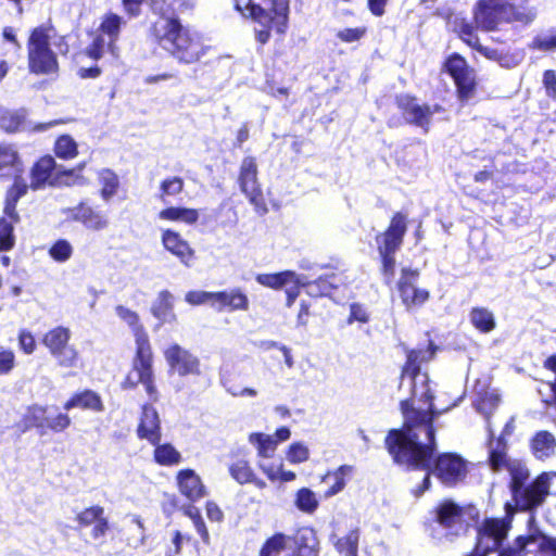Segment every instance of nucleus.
<instances>
[{
	"label": "nucleus",
	"instance_id": "obj_1",
	"mask_svg": "<svg viewBox=\"0 0 556 556\" xmlns=\"http://www.w3.org/2000/svg\"><path fill=\"white\" fill-rule=\"evenodd\" d=\"M435 353L430 342L428 348L412 350L402 372L401 388L410 390V397L401 402L403 428L391 430L386 439L389 453L397 464L425 467L433 447L432 419L450 409L433 405L429 378L420 371V364L430 361Z\"/></svg>",
	"mask_w": 556,
	"mask_h": 556
},
{
	"label": "nucleus",
	"instance_id": "obj_2",
	"mask_svg": "<svg viewBox=\"0 0 556 556\" xmlns=\"http://www.w3.org/2000/svg\"><path fill=\"white\" fill-rule=\"evenodd\" d=\"M152 34L159 45L181 63L198 62L206 53L201 35L184 26L178 18L159 17Z\"/></svg>",
	"mask_w": 556,
	"mask_h": 556
},
{
	"label": "nucleus",
	"instance_id": "obj_3",
	"mask_svg": "<svg viewBox=\"0 0 556 556\" xmlns=\"http://www.w3.org/2000/svg\"><path fill=\"white\" fill-rule=\"evenodd\" d=\"M477 28L492 31L504 23L528 24L536 15L528 0H478L472 10Z\"/></svg>",
	"mask_w": 556,
	"mask_h": 556
},
{
	"label": "nucleus",
	"instance_id": "obj_4",
	"mask_svg": "<svg viewBox=\"0 0 556 556\" xmlns=\"http://www.w3.org/2000/svg\"><path fill=\"white\" fill-rule=\"evenodd\" d=\"M250 14L256 23L255 38L261 45L268 42L270 30L285 34L288 24L289 0H264L262 4L250 3Z\"/></svg>",
	"mask_w": 556,
	"mask_h": 556
},
{
	"label": "nucleus",
	"instance_id": "obj_5",
	"mask_svg": "<svg viewBox=\"0 0 556 556\" xmlns=\"http://www.w3.org/2000/svg\"><path fill=\"white\" fill-rule=\"evenodd\" d=\"M51 31L48 26L35 28L28 39V68L36 75H50L59 70L55 53L50 48Z\"/></svg>",
	"mask_w": 556,
	"mask_h": 556
},
{
	"label": "nucleus",
	"instance_id": "obj_6",
	"mask_svg": "<svg viewBox=\"0 0 556 556\" xmlns=\"http://www.w3.org/2000/svg\"><path fill=\"white\" fill-rule=\"evenodd\" d=\"M435 444L433 443V447L431 454L428 456V465L425 467L414 466L405 464L408 467L419 468L427 470L426 476L424 477L422 484L415 489L414 495L419 497L424 494L426 490L430 486V473H433L442 483L446 485H453L463 480L466 476V464L462 457L456 454L445 453L440 455L435 462L434 467L431 469V457L434 451Z\"/></svg>",
	"mask_w": 556,
	"mask_h": 556
},
{
	"label": "nucleus",
	"instance_id": "obj_7",
	"mask_svg": "<svg viewBox=\"0 0 556 556\" xmlns=\"http://www.w3.org/2000/svg\"><path fill=\"white\" fill-rule=\"evenodd\" d=\"M72 332L70 328L56 326L47 331L42 337V344L47 348L56 364L63 368L78 366L79 352L71 344Z\"/></svg>",
	"mask_w": 556,
	"mask_h": 556
},
{
	"label": "nucleus",
	"instance_id": "obj_8",
	"mask_svg": "<svg viewBox=\"0 0 556 556\" xmlns=\"http://www.w3.org/2000/svg\"><path fill=\"white\" fill-rule=\"evenodd\" d=\"M138 383L144 386L148 395L153 401H157V390L154 386V377L152 369V352L150 342L144 339L138 340V349L131 371L127 375L125 386L129 388L136 387Z\"/></svg>",
	"mask_w": 556,
	"mask_h": 556
},
{
	"label": "nucleus",
	"instance_id": "obj_9",
	"mask_svg": "<svg viewBox=\"0 0 556 556\" xmlns=\"http://www.w3.org/2000/svg\"><path fill=\"white\" fill-rule=\"evenodd\" d=\"M490 437H493L490 424H488ZM489 462L494 471L507 468L511 475V491L515 494L516 488H523V482L528 478V469L518 462L510 463L506 455V443L503 438L494 440L490 438L489 442Z\"/></svg>",
	"mask_w": 556,
	"mask_h": 556
},
{
	"label": "nucleus",
	"instance_id": "obj_10",
	"mask_svg": "<svg viewBox=\"0 0 556 556\" xmlns=\"http://www.w3.org/2000/svg\"><path fill=\"white\" fill-rule=\"evenodd\" d=\"M27 191V185L16 178L13 187L8 191L4 216L0 218V252L9 251L13 248L15 237L13 233L14 225L18 222V215L15 212V205L18 199Z\"/></svg>",
	"mask_w": 556,
	"mask_h": 556
},
{
	"label": "nucleus",
	"instance_id": "obj_11",
	"mask_svg": "<svg viewBox=\"0 0 556 556\" xmlns=\"http://www.w3.org/2000/svg\"><path fill=\"white\" fill-rule=\"evenodd\" d=\"M510 521L506 519L489 518L478 529V542L470 556H486L494 552L506 538Z\"/></svg>",
	"mask_w": 556,
	"mask_h": 556
},
{
	"label": "nucleus",
	"instance_id": "obj_12",
	"mask_svg": "<svg viewBox=\"0 0 556 556\" xmlns=\"http://www.w3.org/2000/svg\"><path fill=\"white\" fill-rule=\"evenodd\" d=\"M257 163L253 156H245L240 165L239 185L255 210L262 214L267 212L257 179Z\"/></svg>",
	"mask_w": 556,
	"mask_h": 556
},
{
	"label": "nucleus",
	"instance_id": "obj_13",
	"mask_svg": "<svg viewBox=\"0 0 556 556\" xmlns=\"http://www.w3.org/2000/svg\"><path fill=\"white\" fill-rule=\"evenodd\" d=\"M553 472L541 473L532 483L525 488H516L515 501L521 510H531L541 506L549 494Z\"/></svg>",
	"mask_w": 556,
	"mask_h": 556
},
{
	"label": "nucleus",
	"instance_id": "obj_14",
	"mask_svg": "<svg viewBox=\"0 0 556 556\" xmlns=\"http://www.w3.org/2000/svg\"><path fill=\"white\" fill-rule=\"evenodd\" d=\"M437 522L445 530L444 536L447 540L459 535L466 530L467 523L464 519V508L456 503L445 500L437 507Z\"/></svg>",
	"mask_w": 556,
	"mask_h": 556
},
{
	"label": "nucleus",
	"instance_id": "obj_15",
	"mask_svg": "<svg viewBox=\"0 0 556 556\" xmlns=\"http://www.w3.org/2000/svg\"><path fill=\"white\" fill-rule=\"evenodd\" d=\"M164 357L169 369L180 377L198 376L201 372L199 358L177 343L170 344L164 351Z\"/></svg>",
	"mask_w": 556,
	"mask_h": 556
},
{
	"label": "nucleus",
	"instance_id": "obj_16",
	"mask_svg": "<svg viewBox=\"0 0 556 556\" xmlns=\"http://www.w3.org/2000/svg\"><path fill=\"white\" fill-rule=\"evenodd\" d=\"M445 67L457 86L459 97L463 100L469 99L476 86L473 70L458 54L451 55L445 62Z\"/></svg>",
	"mask_w": 556,
	"mask_h": 556
},
{
	"label": "nucleus",
	"instance_id": "obj_17",
	"mask_svg": "<svg viewBox=\"0 0 556 556\" xmlns=\"http://www.w3.org/2000/svg\"><path fill=\"white\" fill-rule=\"evenodd\" d=\"M417 278L416 270L403 269L397 282L400 298L407 309L419 307L429 299V291L417 287Z\"/></svg>",
	"mask_w": 556,
	"mask_h": 556
},
{
	"label": "nucleus",
	"instance_id": "obj_18",
	"mask_svg": "<svg viewBox=\"0 0 556 556\" xmlns=\"http://www.w3.org/2000/svg\"><path fill=\"white\" fill-rule=\"evenodd\" d=\"M397 103L405 118L421 128L427 132L430 125L431 116L434 113L441 112L442 108L438 104L427 105L419 104L415 98L409 96H401L397 98Z\"/></svg>",
	"mask_w": 556,
	"mask_h": 556
},
{
	"label": "nucleus",
	"instance_id": "obj_19",
	"mask_svg": "<svg viewBox=\"0 0 556 556\" xmlns=\"http://www.w3.org/2000/svg\"><path fill=\"white\" fill-rule=\"evenodd\" d=\"M407 217L397 212L391 218L388 229L376 238L379 253L396 252L403 242L407 230Z\"/></svg>",
	"mask_w": 556,
	"mask_h": 556
},
{
	"label": "nucleus",
	"instance_id": "obj_20",
	"mask_svg": "<svg viewBox=\"0 0 556 556\" xmlns=\"http://www.w3.org/2000/svg\"><path fill=\"white\" fill-rule=\"evenodd\" d=\"M538 549L556 556V539L542 535L519 536L514 547L504 549L498 556H523Z\"/></svg>",
	"mask_w": 556,
	"mask_h": 556
},
{
	"label": "nucleus",
	"instance_id": "obj_21",
	"mask_svg": "<svg viewBox=\"0 0 556 556\" xmlns=\"http://www.w3.org/2000/svg\"><path fill=\"white\" fill-rule=\"evenodd\" d=\"M65 213L68 218L83 224L86 229L91 231H102L110 225L109 217L105 214L85 203L67 208Z\"/></svg>",
	"mask_w": 556,
	"mask_h": 556
},
{
	"label": "nucleus",
	"instance_id": "obj_22",
	"mask_svg": "<svg viewBox=\"0 0 556 556\" xmlns=\"http://www.w3.org/2000/svg\"><path fill=\"white\" fill-rule=\"evenodd\" d=\"M161 242L163 248L176 256L185 266H191L194 258V250L179 232L172 229L162 230Z\"/></svg>",
	"mask_w": 556,
	"mask_h": 556
},
{
	"label": "nucleus",
	"instance_id": "obj_23",
	"mask_svg": "<svg viewBox=\"0 0 556 556\" xmlns=\"http://www.w3.org/2000/svg\"><path fill=\"white\" fill-rule=\"evenodd\" d=\"M137 434L140 439L157 444L161 440V421L159 414L151 405H143Z\"/></svg>",
	"mask_w": 556,
	"mask_h": 556
},
{
	"label": "nucleus",
	"instance_id": "obj_24",
	"mask_svg": "<svg viewBox=\"0 0 556 556\" xmlns=\"http://www.w3.org/2000/svg\"><path fill=\"white\" fill-rule=\"evenodd\" d=\"M176 479L180 493L188 500L195 502L205 495V488L194 470L182 469Z\"/></svg>",
	"mask_w": 556,
	"mask_h": 556
},
{
	"label": "nucleus",
	"instance_id": "obj_25",
	"mask_svg": "<svg viewBox=\"0 0 556 556\" xmlns=\"http://www.w3.org/2000/svg\"><path fill=\"white\" fill-rule=\"evenodd\" d=\"M63 408L67 412L73 408H81L101 413L104 410V405L101 396L97 392L92 390H85L83 392L73 394L64 403Z\"/></svg>",
	"mask_w": 556,
	"mask_h": 556
},
{
	"label": "nucleus",
	"instance_id": "obj_26",
	"mask_svg": "<svg viewBox=\"0 0 556 556\" xmlns=\"http://www.w3.org/2000/svg\"><path fill=\"white\" fill-rule=\"evenodd\" d=\"M218 311L228 307L230 311H247L249 308L248 296L239 289L215 292L214 305Z\"/></svg>",
	"mask_w": 556,
	"mask_h": 556
},
{
	"label": "nucleus",
	"instance_id": "obj_27",
	"mask_svg": "<svg viewBox=\"0 0 556 556\" xmlns=\"http://www.w3.org/2000/svg\"><path fill=\"white\" fill-rule=\"evenodd\" d=\"M296 556H317L319 542L315 531L309 527L298 530L294 538Z\"/></svg>",
	"mask_w": 556,
	"mask_h": 556
},
{
	"label": "nucleus",
	"instance_id": "obj_28",
	"mask_svg": "<svg viewBox=\"0 0 556 556\" xmlns=\"http://www.w3.org/2000/svg\"><path fill=\"white\" fill-rule=\"evenodd\" d=\"M199 211L182 206H168L159 212L157 217L161 220L182 223L194 225L199 219Z\"/></svg>",
	"mask_w": 556,
	"mask_h": 556
},
{
	"label": "nucleus",
	"instance_id": "obj_29",
	"mask_svg": "<svg viewBox=\"0 0 556 556\" xmlns=\"http://www.w3.org/2000/svg\"><path fill=\"white\" fill-rule=\"evenodd\" d=\"M353 467L350 465H342L334 471H329L323 477V482L329 484L325 496L331 497L340 493L346 483V479L352 475Z\"/></svg>",
	"mask_w": 556,
	"mask_h": 556
},
{
	"label": "nucleus",
	"instance_id": "obj_30",
	"mask_svg": "<svg viewBox=\"0 0 556 556\" xmlns=\"http://www.w3.org/2000/svg\"><path fill=\"white\" fill-rule=\"evenodd\" d=\"M531 448L538 459L549 458L555 454L556 439L547 431H540L532 439Z\"/></svg>",
	"mask_w": 556,
	"mask_h": 556
},
{
	"label": "nucleus",
	"instance_id": "obj_31",
	"mask_svg": "<svg viewBox=\"0 0 556 556\" xmlns=\"http://www.w3.org/2000/svg\"><path fill=\"white\" fill-rule=\"evenodd\" d=\"M255 280L263 287L280 290L296 281V273L293 270H283L274 274H258Z\"/></svg>",
	"mask_w": 556,
	"mask_h": 556
},
{
	"label": "nucleus",
	"instance_id": "obj_32",
	"mask_svg": "<svg viewBox=\"0 0 556 556\" xmlns=\"http://www.w3.org/2000/svg\"><path fill=\"white\" fill-rule=\"evenodd\" d=\"M55 167V161L51 156L41 157L31 169L30 187L40 189L51 178L52 170Z\"/></svg>",
	"mask_w": 556,
	"mask_h": 556
},
{
	"label": "nucleus",
	"instance_id": "obj_33",
	"mask_svg": "<svg viewBox=\"0 0 556 556\" xmlns=\"http://www.w3.org/2000/svg\"><path fill=\"white\" fill-rule=\"evenodd\" d=\"M249 443L256 448L260 459L271 458L277 450V440L270 434L252 432Z\"/></svg>",
	"mask_w": 556,
	"mask_h": 556
},
{
	"label": "nucleus",
	"instance_id": "obj_34",
	"mask_svg": "<svg viewBox=\"0 0 556 556\" xmlns=\"http://www.w3.org/2000/svg\"><path fill=\"white\" fill-rule=\"evenodd\" d=\"M173 306V294L169 291L164 290L159 293L157 300L152 306V313L162 323H170L176 319Z\"/></svg>",
	"mask_w": 556,
	"mask_h": 556
},
{
	"label": "nucleus",
	"instance_id": "obj_35",
	"mask_svg": "<svg viewBox=\"0 0 556 556\" xmlns=\"http://www.w3.org/2000/svg\"><path fill=\"white\" fill-rule=\"evenodd\" d=\"M469 319L472 326L483 333L491 332L496 326L494 314L485 307H473Z\"/></svg>",
	"mask_w": 556,
	"mask_h": 556
},
{
	"label": "nucleus",
	"instance_id": "obj_36",
	"mask_svg": "<svg viewBox=\"0 0 556 556\" xmlns=\"http://www.w3.org/2000/svg\"><path fill=\"white\" fill-rule=\"evenodd\" d=\"M48 412V406L38 404L28 406L22 419L23 430H27L33 427L45 429Z\"/></svg>",
	"mask_w": 556,
	"mask_h": 556
},
{
	"label": "nucleus",
	"instance_id": "obj_37",
	"mask_svg": "<svg viewBox=\"0 0 556 556\" xmlns=\"http://www.w3.org/2000/svg\"><path fill=\"white\" fill-rule=\"evenodd\" d=\"M115 313L123 321H125L132 329L134 336L136 338L137 348L138 340L141 338L144 339L146 342H149L148 334L143 331V328L139 323V316L136 312L123 305H117L115 307Z\"/></svg>",
	"mask_w": 556,
	"mask_h": 556
},
{
	"label": "nucleus",
	"instance_id": "obj_38",
	"mask_svg": "<svg viewBox=\"0 0 556 556\" xmlns=\"http://www.w3.org/2000/svg\"><path fill=\"white\" fill-rule=\"evenodd\" d=\"M99 182L101 186V198L103 201L109 202L118 191L119 179L113 170L102 169L99 173Z\"/></svg>",
	"mask_w": 556,
	"mask_h": 556
},
{
	"label": "nucleus",
	"instance_id": "obj_39",
	"mask_svg": "<svg viewBox=\"0 0 556 556\" xmlns=\"http://www.w3.org/2000/svg\"><path fill=\"white\" fill-rule=\"evenodd\" d=\"M498 402L500 395L496 390H485L484 392L477 391L475 406L486 419H489L490 414L497 407Z\"/></svg>",
	"mask_w": 556,
	"mask_h": 556
},
{
	"label": "nucleus",
	"instance_id": "obj_40",
	"mask_svg": "<svg viewBox=\"0 0 556 556\" xmlns=\"http://www.w3.org/2000/svg\"><path fill=\"white\" fill-rule=\"evenodd\" d=\"M154 459L162 466H175L181 462V454L172 444H155Z\"/></svg>",
	"mask_w": 556,
	"mask_h": 556
},
{
	"label": "nucleus",
	"instance_id": "obj_41",
	"mask_svg": "<svg viewBox=\"0 0 556 556\" xmlns=\"http://www.w3.org/2000/svg\"><path fill=\"white\" fill-rule=\"evenodd\" d=\"M294 504L299 510L313 514L318 508L319 502L315 492L308 488H302L295 494Z\"/></svg>",
	"mask_w": 556,
	"mask_h": 556
},
{
	"label": "nucleus",
	"instance_id": "obj_42",
	"mask_svg": "<svg viewBox=\"0 0 556 556\" xmlns=\"http://www.w3.org/2000/svg\"><path fill=\"white\" fill-rule=\"evenodd\" d=\"M358 542L359 531L354 529L336 542V548L343 556H357Z\"/></svg>",
	"mask_w": 556,
	"mask_h": 556
},
{
	"label": "nucleus",
	"instance_id": "obj_43",
	"mask_svg": "<svg viewBox=\"0 0 556 556\" xmlns=\"http://www.w3.org/2000/svg\"><path fill=\"white\" fill-rule=\"evenodd\" d=\"M452 26L454 31H456L460 39L468 46L472 47L479 41L476 35V27L466 18L456 16L452 22Z\"/></svg>",
	"mask_w": 556,
	"mask_h": 556
},
{
	"label": "nucleus",
	"instance_id": "obj_44",
	"mask_svg": "<svg viewBox=\"0 0 556 556\" xmlns=\"http://www.w3.org/2000/svg\"><path fill=\"white\" fill-rule=\"evenodd\" d=\"M21 162L16 149L11 144H0V169L13 173L21 170Z\"/></svg>",
	"mask_w": 556,
	"mask_h": 556
},
{
	"label": "nucleus",
	"instance_id": "obj_45",
	"mask_svg": "<svg viewBox=\"0 0 556 556\" xmlns=\"http://www.w3.org/2000/svg\"><path fill=\"white\" fill-rule=\"evenodd\" d=\"M54 152L60 159H74L78 153L77 143L71 136L63 135L56 139Z\"/></svg>",
	"mask_w": 556,
	"mask_h": 556
},
{
	"label": "nucleus",
	"instance_id": "obj_46",
	"mask_svg": "<svg viewBox=\"0 0 556 556\" xmlns=\"http://www.w3.org/2000/svg\"><path fill=\"white\" fill-rule=\"evenodd\" d=\"M229 473L238 483L247 484L251 481L254 471L248 460L238 459L230 465Z\"/></svg>",
	"mask_w": 556,
	"mask_h": 556
},
{
	"label": "nucleus",
	"instance_id": "obj_47",
	"mask_svg": "<svg viewBox=\"0 0 556 556\" xmlns=\"http://www.w3.org/2000/svg\"><path fill=\"white\" fill-rule=\"evenodd\" d=\"M122 25V17L114 14H106L100 25L101 34L108 35L111 42H115L118 38L119 28Z\"/></svg>",
	"mask_w": 556,
	"mask_h": 556
},
{
	"label": "nucleus",
	"instance_id": "obj_48",
	"mask_svg": "<svg viewBox=\"0 0 556 556\" xmlns=\"http://www.w3.org/2000/svg\"><path fill=\"white\" fill-rule=\"evenodd\" d=\"M288 538L278 533L269 538L263 545L260 556H278L287 546Z\"/></svg>",
	"mask_w": 556,
	"mask_h": 556
},
{
	"label": "nucleus",
	"instance_id": "obj_49",
	"mask_svg": "<svg viewBox=\"0 0 556 556\" xmlns=\"http://www.w3.org/2000/svg\"><path fill=\"white\" fill-rule=\"evenodd\" d=\"M308 458L309 448L303 442H293L286 452V459L292 465L305 463Z\"/></svg>",
	"mask_w": 556,
	"mask_h": 556
},
{
	"label": "nucleus",
	"instance_id": "obj_50",
	"mask_svg": "<svg viewBox=\"0 0 556 556\" xmlns=\"http://www.w3.org/2000/svg\"><path fill=\"white\" fill-rule=\"evenodd\" d=\"M184 180L180 177L164 179L160 186V199L166 202L167 197L178 195L184 190Z\"/></svg>",
	"mask_w": 556,
	"mask_h": 556
},
{
	"label": "nucleus",
	"instance_id": "obj_51",
	"mask_svg": "<svg viewBox=\"0 0 556 556\" xmlns=\"http://www.w3.org/2000/svg\"><path fill=\"white\" fill-rule=\"evenodd\" d=\"M113 46H114V42H111L110 39H109V41H106L105 38L103 37V35L99 34L93 38L92 42L87 47L86 54L90 59L98 61L103 56L105 50L113 49Z\"/></svg>",
	"mask_w": 556,
	"mask_h": 556
},
{
	"label": "nucleus",
	"instance_id": "obj_52",
	"mask_svg": "<svg viewBox=\"0 0 556 556\" xmlns=\"http://www.w3.org/2000/svg\"><path fill=\"white\" fill-rule=\"evenodd\" d=\"M104 515V508L99 505L87 507L76 515L75 520L80 527L92 526Z\"/></svg>",
	"mask_w": 556,
	"mask_h": 556
},
{
	"label": "nucleus",
	"instance_id": "obj_53",
	"mask_svg": "<svg viewBox=\"0 0 556 556\" xmlns=\"http://www.w3.org/2000/svg\"><path fill=\"white\" fill-rule=\"evenodd\" d=\"M71 418L67 414L58 413L51 415L50 410L47 414L45 428L54 432H62L71 426Z\"/></svg>",
	"mask_w": 556,
	"mask_h": 556
},
{
	"label": "nucleus",
	"instance_id": "obj_54",
	"mask_svg": "<svg viewBox=\"0 0 556 556\" xmlns=\"http://www.w3.org/2000/svg\"><path fill=\"white\" fill-rule=\"evenodd\" d=\"M49 254L54 261L63 263L71 258L73 247L67 240L61 239L50 248Z\"/></svg>",
	"mask_w": 556,
	"mask_h": 556
},
{
	"label": "nucleus",
	"instance_id": "obj_55",
	"mask_svg": "<svg viewBox=\"0 0 556 556\" xmlns=\"http://www.w3.org/2000/svg\"><path fill=\"white\" fill-rule=\"evenodd\" d=\"M307 285V279L303 275L296 274V281L286 286L283 289L287 294V306H292L300 294L302 287Z\"/></svg>",
	"mask_w": 556,
	"mask_h": 556
},
{
	"label": "nucleus",
	"instance_id": "obj_56",
	"mask_svg": "<svg viewBox=\"0 0 556 556\" xmlns=\"http://www.w3.org/2000/svg\"><path fill=\"white\" fill-rule=\"evenodd\" d=\"M17 340L20 350L23 351V353H25L26 355H30L35 352L37 343L34 334L29 330H20Z\"/></svg>",
	"mask_w": 556,
	"mask_h": 556
},
{
	"label": "nucleus",
	"instance_id": "obj_57",
	"mask_svg": "<svg viewBox=\"0 0 556 556\" xmlns=\"http://www.w3.org/2000/svg\"><path fill=\"white\" fill-rule=\"evenodd\" d=\"M367 29L366 27L344 28L337 31L336 36L342 42L352 43L361 40Z\"/></svg>",
	"mask_w": 556,
	"mask_h": 556
},
{
	"label": "nucleus",
	"instance_id": "obj_58",
	"mask_svg": "<svg viewBox=\"0 0 556 556\" xmlns=\"http://www.w3.org/2000/svg\"><path fill=\"white\" fill-rule=\"evenodd\" d=\"M214 295L215 292L195 290L187 292L185 295V300L190 305H201L210 301L214 302ZM212 304L214 305V303Z\"/></svg>",
	"mask_w": 556,
	"mask_h": 556
},
{
	"label": "nucleus",
	"instance_id": "obj_59",
	"mask_svg": "<svg viewBox=\"0 0 556 556\" xmlns=\"http://www.w3.org/2000/svg\"><path fill=\"white\" fill-rule=\"evenodd\" d=\"M261 471L273 482L278 481L279 473L281 471V467H283V463H268L265 459H260L257 463Z\"/></svg>",
	"mask_w": 556,
	"mask_h": 556
},
{
	"label": "nucleus",
	"instance_id": "obj_60",
	"mask_svg": "<svg viewBox=\"0 0 556 556\" xmlns=\"http://www.w3.org/2000/svg\"><path fill=\"white\" fill-rule=\"evenodd\" d=\"M532 49L549 51L556 49V35L538 36L531 43Z\"/></svg>",
	"mask_w": 556,
	"mask_h": 556
},
{
	"label": "nucleus",
	"instance_id": "obj_61",
	"mask_svg": "<svg viewBox=\"0 0 556 556\" xmlns=\"http://www.w3.org/2000/svg\"><path fill=\"white\" fill-rule=\"evenodd\" d=\"M21 125V118L18 115L11 112H3L0 115V128L5 131H15Z\"/></svg>",
	"mask_w": 556,
	"mask_h": 556
},
{
	"label": "nucleus",
	"instance_id": "obj_62",
	"mask_svg": "<svg viewBox=\"0 0 556 556\" xmlns=\"http://www.w3.org/2000/svg\"><path fill=\"white\" fill-rule=\"evenodd\" d=\"M471 48L476 49L486 59L498 62L502 66H509L502 53L495 49L484 47L479 41H477V45H473Z\"/></svg>",
	"mask_w": 556,
	"mask_h": 556
},
{
	"label": "nucleus",
	"instance_id": "obj_63",
	"mask_svg": "<svg viewBox=\"0 0 556 556\" xmlns=\"http://www.w3.org/2000/svg\"><path fill=\"white\" fill-rule=\"evenodd\" d=\"M15 366V355L11 350L0 351V375L9 374Z\"/></svg>",
	"mask_w": 556,
	"mask_h": 556
},
{
	"label": "nucleus",
	"instance_id": "obj_64",
	"mask_svg": "<svg viewBox=\"0 0 556 556\" xmlns=\"http://www.w3.org/2000/svg\"><path fill=\"white\" fill-rule=\"evenodd\" d=\"M92 526L90 536L96 541L103 539L110 529L109 520L104 515Z\"/></svg>",
	"mask_w": 556,
	"mask_h": 556
}]
</instances>
